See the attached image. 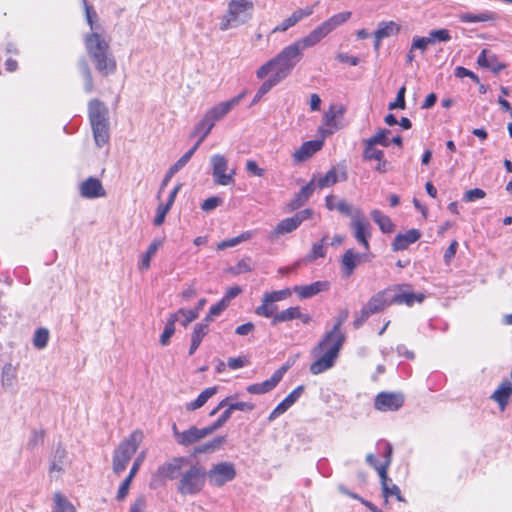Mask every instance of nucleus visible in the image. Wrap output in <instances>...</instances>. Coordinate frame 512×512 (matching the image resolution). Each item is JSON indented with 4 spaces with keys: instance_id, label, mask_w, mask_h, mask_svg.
<instances>
[{
    "instance_id": "473e14b6",
    "label": "nucleus",
    "mask_w": 512,
    "mask_h": 512,
    "mask_svg": "<svg viewBox=\"0 0 512 512\" xmlns=\"http://www.w3.org/2000/svg\"><path fill=\"white\" fill-rule=\"evenodd\" d=\"M297 221V218H294L293 216L281 220L271 233V236L278 237L296 230L299 227Z\"/></svg>"
},
{
    "instance_id": "79ce46f5",
    "label": "nucleus",
    "mask_w": 512,
    "mask_h": 512,
    "mask_svg": "<svg viewBox=\"0 0 512 512\" xmlns=\"http://www.w3.org/2000/svg\"><path fill=\"white\" fill-rule=\"evenodd\" d=\"M161 244V241L155 240L149 245L147 251L142 256L141 263L139 265L140 270H147L150 267L151 259L155 255Z\"/></svg>"
},
{
    "instance_id": "052dcab7",
    "label": "nucleus",
    "mask_w": 512,
    "mask_h": 512,
    "mask_svg": "<svg viewBox=\"0 0 512 512\" xmlns=\"http://www.w3.org/2000/svg\"><path fill=\"white\" fill-rule=\"evenodd\" d=\"M171 206L167 204H160L157 207L156 216L154 218V225L160 226L165 221L167 213L170 211Z\"/></svg>"
},
{
    "instance_id": "412c9836",
    "label": "nucleus",
    "mask_w": 512,
    "mask_h": 512,
    "mask_svg": "<svg viewBox=\"0 0 512 512\" xmlns=\"http://www.w3.org/2000/svg\"><path fill=\"white\" fill-rule=\"evenodd\" d=\"M421 237V232L418 229H410L406 233H399L392 242L393 251H402L408 248L409 245L418 241Z\"/></svg>"
},
{
    "instance_id": "a878e982",
    "label": "nucleus",
    "mask_w": 512,
    "mask_h": 512,
    "mask_svg": "<svg viewBox=\"0 0 512 512\" xmlns=\"http://www.w3.org/2000/svg\"><path fill=\"white\" fill-rule=\"evenodd\" d=\"M217 393V387H208L204 389L198 397L192 401L186 404V410L187 411H194L206 404V402L215 394Z\"/></svg>"
},
{
    "instance_id": "49530a36",
    "label": "nucleus",
    "mask_w": 512,
    "mask_h": 512,
    "mask_svg": "<svg viewBox=\"0 0 512 512\" xmlns=\"http://www.w3.org/2000/svg\"><path fill=\"white\" fill-rule=\"evenodd\" d=\"M389 134L390 130L380 129L375 135L366 139V141H368L370 145H381L383 147H388L390 145V141L388 140Z\"/></svg>"
},
{
    "instance_id": "aec40b11",
    "label": "nucleus",
    "mask_w": 512,
    "mask_h": 512,
    "mask_svg": "<svg viewBox=\"0 0 512 512\" xmlns=\"http://www.w3.org/2000/svg\"><path fill=\"white\" fill-rule=\"evenodd\" d=\"M378 474L380 477L381 488L385 501L387 502V499L390 496H395L396 499L400 502L405 501L401 495L399 487L392 483V480L388 477L387 472H385V467H379Z\"/></svg>"
},
{
    "instance_id": "338daca9",
    "label": "nucleus",
    "mask_w": 512,
    "mask_h": 512,
    "mask_svg": "<svg viewBox=\"0 0 512 512\" xmlns=\"http://www.w3.org/2000/svg\"><path fill=\"white\" fill-rule=\"evenodd\" d=\"M313 14V7L307 6L305 8L297 9L295 10L291 16L295 19V22L298 23L302 19L310 16Z\"/></svg>"
},
{
    "instance_id": "b1692460",
    "label": "nucleus",
    "mask_w": 512,
    "mask_h": 512,
    "mask_svg": "<svg viewBox=\"0 0 512 512\" xmlns=\"http://www.w3.org/2000/svg\"><path fill=\"white\" fill-rule=\"evenodd\" d=\"M67 456L65 448L59 443L53 451L50 458L49 474L52 477L53 473H63L64 463Z\"/></svg>"
},
{
    "instance_id": "e2e57ef3",
    "label": "nucleus",
    "mask_w": 512,
    "mask_h": 512,
    "mask_svg": "<svg viewBox=\"0 0 512 512\" xmlns=\"http://www.w3.org/2000/svg\"><path fill=\"white\" fill-rule=\"evenodd\" d=\"M291 406L283 399L275 408L274 410L269 414L268 421L272 422L276 418H278L280 415L285 413Z\"/></svg>"
},
{
    "instance_id": "864d4df0",
    "label": "nucleus",
    "mask_w": 512,
    "mask_h": 512,
    "mask_svg": "<svg viewBox=\"0 0 512 512\" xmlns=\"http://www.w3.org/2000/svg\"><path fill=\"white\" fill-rule=\"evenodd\" d=\"M266 302H278L288 298L291 295V290L289 288L273 291L271 293H265Z\"/></svg>"
},
{
    "instance_id": "5701e85b",
    "label": "nucleus",
    "mask_w": 512,
    "mask_h": 512,
    "mask_svg": "<svg viewBox=\"0 0 512 512\" xmlns=\"http://www.w3.org/2000/svg\"><path fill=\"white\" fill-rule=\"evenodd\" d=\"M512 396V384L509 380L503 381L491 395V399L498 403L501 410H504Z\"/></svg>"
},
{
    "instance_id": "f257e3e1",
    "label": "nucleus",
    "mask_w": 512,
    "mask_h": 512,
    "mask_svg": "<svg viewBox=\"0 0 512 512\" xmlns=\"http://www.w3.org/2000/svg\"><path fill=\"white\" fill-rule=\"evenodd\" d=\"M350 17L351 12L335 14L313 29L307 36L284 47L274 58L267 61L256 71L257 78L264 79L268 74L273 72V74L281 81L284 80L292 73L295 66L302 60L304 50L318 44L323 38L338 26L345 23Z\"/></svg>"
},
{
    "instance_id": "6e6552de",
    "label": "nucleus",
    "mask_w": 512,
    "mask_h": 512,
    "mask_svg": "<svg viewBox=\"0 0 512 512\" xmlns=\"http://www.w3.org/2000/svg\"><path fill=\"white\" fill-rule=\"evenodd\" d=\"M206 473L209 484L217 488L232 482L237 476L235 465L229 461L213 464L209 470L206 469Z\"/></svg>"
},
{
    "instance_id": "423d86ee",
    "label": "nucleus",
    "mask_w": 512,
    "mask_h": 512,
    "mask_svg": "<svg viewBox=\"0 0 512 512\" xmlns=\"http://www.w3.org/2000/svg\"><path fill=\"white\" fill-rule=\"evenodd\" d=\"M206 481V468L198 463L193 464L181 474L177 491L182 496L196 495L203 490Z\"/></svg>"
},
{
    "instance_id": "a19ab883",
    "label": "nucleus",
    "mask_w": 512,
    "mask_h": 512,
    "mask_svg": "<svg viewBox=\"0 0 512 512\" xmlns=\"http://www.w3.org/2000/svg\"><path fill=\"white\" fill-rule=\"evenodd\" d=\"M278 384L276 381L270 377L269 379L263 381L262 383L251 384L247 387V391L250 394H264L271 390H273Z\"/></svg>"
},
{
    "instance_id": "69168bd1",
    "label": "nucleus",
    "mask_w": 512,
    "mask_h": 512,
    "mask_svg": "<svg viewBox=\"0 0 512 512\" xmlns=\"http://www.w3.org/2000/svg\"><path fill=\"white\" fill-rule=\"evenodd\" d=\"M305 390V387L304 385H299L297 386L292 392H290L285 398L284 400L290 405L292 406L299 398L300 396L302 395V393L304 392Z\"/></svg>"
},
{
    "instance_id": "cd10ccee",
    "label": "nucleus",
    "mask_w": 512,
    "mask_h": 512,
    "mask_svg": "<svg viewBox=\"0 0 512 512\" xmlns=\"http://www.w3.org/2000/svg\"><path fill=\"white\" fill-rule=\"evenodd\" d=\"M345 111H346V108L342 104L331 105L329 110L326 111L324 114V117H323L324 124L328 127H333L335 129H337L338 127L336 125L335 120L338 117H342L344 115Z\"/></svg>"
},
{
    "instance_id": "2eb2a0df",
    "label": "nucleus",
    "mask_w": 512,
    "mask_h": 512,
    "mask_svg": "<svg viewBox=\"0 0 512 512\" xmlns=\"http://www.w3.org/2000/svg\"><path fill=\"white\" fill-rule=\"evenodd\" d=\"M245 96V93H241L232 99L221 102L206 112L215 123L224 118L234 107H236Z\"/></svg>"
},
{
    "instance_id": "c756f323",
    "label": "nucleus",
    "mask_w": 512,
    "mask_h": 512,
    "mask_svg": "<svg viewBox=\"0 0 512 512\" xmlns=\"http://www.w3.org/2000/svg\"><path fill=\"white\" fill-rule=\"evenodd\" d=\"M225 441L226 439L224 436L215 437L211 441L196 446L193 450V454L198 455L215 452L216 450L220 449V447L225 443Z\"/></svg>"
},
{
    "instance_id": "a211bd4d",
    "label": "nucleus",
    "mask_w": 512,
    "mask_h": 512,
    "mask_svg": "<svg viewBox=\"0 0 512 512\" xmlns=\"http://www.w3.org/2000/svg\"><path fill=\"white\" fill-rule=\"evenodd\" d=\"M323 146L322 140H309L304 142L298 150L293 154L296 163H302L311 158L316 152L321 150Z\"/></svg>"
},
{
    "instance_id": "c85d7f7f",
    "label": "nucleus",
    "mask_w": 512,
    "mask_h": 512,
    "mask_svg": "<svg viewBox=\"0 0 512 512\" xmlns=\"http://www.w3.org/2000/svg\"><path fill=\"white\" fill-rule=\"evenodd\" d=\"M371 217L383 233H392L394 231L395 225L391 219L380 210L375 209L371 211Z\"/></svg>"
},
{
    "instance_id": "5fc2aeb1",
    "label": "nucleus",
    "mask_w": 512,
    "mask_h": 512,
    "mask_svg": "<svg viewBox=\"0 0 512 512\" xmlns=\"http://www.w3.org/2000/svg\"><path fill=\"white\" fill-rule=\"evenodd\" d=\"M179 313H181V317H182V319H180V323L184 327H187L189 323L193 322L194 320H196L199 317L197 310H191V309L188 310L185 308H180Z\"/></svg>"
},
{
    "instance_id": "72a5a7b5",
    "label": "nucleus",
    "mask_w": 512,
    "mask_h": 512,
    "mask_svg": "<svg viewBox=\"0 0 512 512\" xmlns=\"http://www.w3.org/2000/svg\"><path fill=\"white\" fill-rule=\"evenodd\" d=\"M78 68L84 79V90L86 93H91L94 89L92 72L89 64L85 58H81L78 61Z\"/></svg>"
},
{
    "instance_id": "f704fd0d",
    "label": "nucleus",
    "mask_w": 512,
    "mask_h": 512,
    "mask_svg": "<svg viewBox=\"0 0 512 512\" xmlns=\"http://www.w3.org/2000/svg\"><path fill=\"white\" fill-rule=\"evenodd\" d=\"M347 179V172L344 170L341 172L340 178L338 177L336 173V169L332 168L330 169L323 177H320L318 179V187L319 188H325L329 187L331 185L336 184L339 180L345 181Z\"/></svg>"
},
{
    "instance_id": "680f3d73",
    "label": "nucleus",
    "mask_w": 512,
    "mask_h": 512,
    "mask_svg": "<svg viewBox=\"0 0 512 512\" xmlns=\"http://www.w3.org/2000/svg\"><path fill=\"white\" fill-rule=\"evenodd\" d=\"M132 480H133V477H131L130 475H128L123 480V482L121 483V485L118 489L117 495H116V499L118 501H122L126 498V496L128 495L130 484H131Z\"/></svg>"
},
{
    "instance_id": "1a4fd4ad",
    "label": "nucleus",
    "mask_w": 512,
    "mask_h": 512,
    "mask_svg": "<svg viewBox=\"0 0 512 512\" xmlns=\"http://www.w3.org/2000/svg\"><path fill=\"white\" fill-rule=\"evenodd\" d=\"M210 166L213 181L217 185L228 186L234 184L236 171H228V159L222 154H214L210 157Z\"/></svg>"
},
{
    "instance_id": "6e6d98bb",
    "label": "nucleus",
    "mask_w": 512,
    "mask_h": 512,
    "mask_svg": "<svg viewBox=\"0 0 512 512\" xmlns=\"http://www.w3.org/2000/svg\"><path fill=\"white\" fill-rule=\"evenodd\" d=\"M222 203L223 200L220 197L212 196L203 201L201 204V209L205 212H210L218 206L222 205Z\"/></svg>"
},
{
    "instance_id": "39448f33",
    "label": "nucleus",
    "mask_w": 512,
    "mask_h": 512,
    "mask_svg": "<svg viewBox=\"0 0 512 512\" xmlns=\"http://www.w3.org/2000/svg\"><path fill=\"white\" fill-rule=\"evenodd\" d=\"M254 4L250 0H231L220 22V30L226 31L248 22L253 15Z\"/></svg>"
},
{
    "instance_id": "37998d69",
    "label": "nucleus",
    "mask_w": 512,
    "mask_h": 512,
    "mask_svg": "<svg viewBox=\"0 0 512 512\" xmlns=\"http://www.w3.org/2000/svg\"><path fill=\"white\" fill-rule=\"evenodd\" d=\"M277 310V306L274 304V302H266V296H263L262 304L258 306L255 310V313L258 316H262L265 318H274Z\"/></svg>"
},
{
    "instance_id": "393cba45",
    "label": "nucleus",
    "mask_w": 512,
    "mask_h": 512,
    "mask_svg": "<svg viewBox=\"0 0 512 512\" xmlns=\"http://www.w3.org/2000/svg\"><path fill=\"white\" fill-rule=\"evenodd\" d=\"M205 437L206 435L202 428L200 429L196 426H192L189 429L181 432V439L179 440L178 444L187 447L199 442Z\"/></svg>"
},
{
    "instance_id": "dca6fc26",
    "label": "nucleus",
    "mask_w": 512,
    "mask_h": 512,
    "mask_svg": "<svg viewBox=\"0 0 512 512\" xmlns=\"http://www.w3.org/2000/svg\"><path fill=\"white\" fill-rule=\"evenodd\" d=\"M80 195L86 199H95L106 196L101 181L95 177H89L80 184Z\"/></svg>"
},
{
    "instance_id": "c03bdc74",
    "label": "nucleus",
    "mask_w": 512,
    "mask_h": 512,
    "mask_svg": "<svg viewBox=\"0 0 512 512\" xmlns=\"http://www.w3.org/2000/svg\"><path fill=\"white\" fill-rule=\"evenodd\" d=\"M55 512H76L74 505L61 493L54 495Z\"/></svg>"
},
{
    "instance_id": "f3484780",
    "label": "nucleus",
    "mask_w": 512,
    "mask_h": 512,
    "mask_svg": "<svg viewBox=\"0 0 512 512\" xmlns=\"http://www.w3.org/2000/svg\"><path fill=\"white\" fill-rule=\"evenodd\" d=\"M390 287L379 291L375 295H373L369 301L366 303L368 309L374 314L378 312H382L386 307L392 305V297H391Z\"/></svg>"
},
{
    "instance_id": "de8ad7c7",
    "label": "nucleus",
    "mask_w": 512,
    "mask_h": 512,
    "mask_svg": "<svg viewBox=\"0 0 512 512\" xmlns=\"http://www.w3.org/2000/svg\"><path fill=\"white\" fill-rule=\"evenodd\" d=\"M16 379V369L12 364L7 363L2 369V384L3 386H12Z\"/></svg>"
},
{
    "instance_id": "f8f14e48",
    "label": "nucleus",
    "mask_w": 512,
    "mask_h": 512,
    "mask_svg": "<svg viewBox=\"0 0 512 512\" xmlns=\"http://www.w3.org/2000/svg\"><path fill=\"white\" fill-rule=\"evenodd\" d=\"M404 404L401 393L381 392L375 398L374 406L379 411H396Z\"/></svg>"
},
{
    "instance_id": "c9c22d12",
    "label": "nucleus",
    "mask_w": 512,
    "mask_h": 512,
    "mask_svg": "<svg viewBox=\"0 0 512 512\" xmlns=\"http://www.w3.org/2000/svg\"><path fill=\"white\" fill-rule=\"evenodd\" d=\"M281 80L277 78L274 74H272L267 80H265L262 85L257 90L256 94L253 97V100L250 106L255 105L260 99L267 94L274 86L279 84Z\"/></svg>"
},
{
    "instance_id": "4d7b16f0",
    "label": "nucleus",
    "mask_w": 512,
    "mask_h": 512,
    "mask_svg": "<svg viewBox=\"0 0 512 512\" xmlns=\"http://www.w3.org/2000/svg\"><path fill=\"white\" fill-rule=\"evenodd\" d=\"M43 442H44V432L33 430L31 437L27 443V448L30 450H33L37 446L43 444Z\"/></svg>"
},
{
    "instance_id": "20e7f679",
    "label": "nucleus",
    "mask_w": 512,
    "mask_h": 512,
    "mask_svg": "<svg viewBox=\"0 0 512 512\" xmlns=\"http://www.w3.org/2000/svg\"><path fill=\"white\" fill-rule=\"evenodd\" d=\"M107 106L99 99H92L88 103V117L90 120L95 144L100 148L109 142V117Z\"/></svg>"
},
{
    "instance_id": "2f4dec72",
    "label": "nucleus",
    "mask_w": 512,
    "mask_h": 512,
    "mask_svg": "<svg viewBox=\"0 0 512 512\" xmlns=\"http://www.w3.org/2000/svg\"><path fill=\"white\" fill-rule=\"evenodd\" d=\"M326 239L327 235H325L319 242L314 243L310 252L303 258V262L312 263L318 258L325 257L327 249L324 242Z\"/></svg>"
},
{
    "instance_id": "603ef678",
    "label": "nucleus",
    "mask_w": 512,
    "mask_h": 512,
    "mask_svg": "<svg viewBox=\"0 0 512 512\" xmlns=\"http://www.w3.org/2000/svg\"><path fill=\"white\" fill-rule=\"evenodd\" d=\"M335 210L339 211L341 214L350 217L353 220V216L356 214L357 211H361L358 208H353L352 205H350L345 200H340L336 203Z\"/></svg>"
},
{
    "instance_id": "f03ea898",
    "label": "nucleus",
    "mask_w": 512,
    "mask_h": 512,
    "mask_svg": "<svg viewBox=\"0 0 512 512\" xmlns=\"http://www.w3.org/2000/svg\"><path fill=\"white\" fill-rule=\"evenodd\" d=\"M348 316L349 310L347 308L342 309L335 318L333 328L327 331L317 346L313 348L312 354L314 356L323 353L310 365V372L313 375L321 374L335 365L346 339L345 334L341 332V327L348 319Z\"/></svg>"
},
{
    "instance_id": "4c0bfd02",
    "label": "nucleus",
    "mask_w": 512,
    "mask_h": 512,
    "mask_svg": "<svg viewBox=\"0 0 512 512\" xmlns=\"http://www.w3.org/2000/svg\"><path fill=\"white\" fill-rule=\"evenodd\" d=\"M214 125L215 122L205 114L199 123L195 126L191 136H200L202 139H205L213 129Z\"/></svg>"
},
{
    "instance_id": "bb28decb",
    "label": "nucleus",
    "mask_w": 512,
    "mask_h": 512,
    "mask_svg": "<svg viewBox=\"0 0 512 512\" xmlns=\"http://www.w3.org/2000/svg\"><path fill=\"white\" fill-rule=\"evenodd\" d=\"M459 19L463 23H476V22L495 21L497 19V16L494 12L486 10L479 14L462 13L459 16Z\"/></svg>"
},
{
    "instance_id": "e433bc0d",
    "label": "nucleus",
    "mask_w": 512,
    "mask_h": 512,
    "mask_svg": "<svg viewBox=\"0 0 512 512\" xmlns=\"http://www.w3.org/2000/svg\"><path fill=\"white\" fill-rule=\"evenodd\" d=\"M206 335L205 324H196L191 334V345L188 352L189 356H192L195 353Z\"/></svg>"
},
{
    "instance_id": "3c124183",
    "label": "nucleus",
    "mask_w": 512,
    "mask_h": 512,
    "mask_svg": "<svg viewBox=\"0 0 512 512\" xmlns=\"http://www.w3.org/2000/svg\"><path fill=\"white\" fill-rule=\"evenodd\" d=\"M405 93H406V87L402 86L397 92L396 99L393 102L389 103L388 109L389 110L405 109V107H406Z\"/></svg>"
},
{
    "instance_id": "4be33fe9",
    "label": "nucleus",
    "mask_w": 512,
    "mask_h": 512,
    "mask_svg": "<svg viewBox=\"0 0 512 512\" xmlns=\"http://www.w3.org/2000/svg\"><path fill=\"white\" fill-rule=\"evenodd\" d=\"M314 190V181L312 180L304 187H302L301 190L288 203L287 207L289 211H294L302 207L312 196Z\"/></svg>"
},
{
    "instance_id": "7ed1b4c3",
    "label": "nucleus",
    "mask_w": 512,
    "mask_h": 512,
    "mask_svg": "<svg viewBox=\"0 0 512 512\" xmlns=\"http://www.w3.org/2000/svg\"><path fill=\"white\" fill-rule=\"evenodd\" d=\"M85 46L95 69L104 77L116 71L117 63L108 42L97 32L87 34Z\"/></svg>"
},
{
    "instance_id": "ddd939ff",
    "label": "nucleus",
    "mask_w": 512,
    "mask_h": 512,
    "mask_svg": "<svg viewBox=\"0 0 512 512\" xmlns=\"http://www.w3.org/2000/svg\"><path fill=\"white\" fill-rule=\"evenodd\" d=\"M186 461L185 457H174L171 461L165 462L157 469V475L164 480H175L181 476V468Z\"/></svg>"
},
{
    "instance_id": "8fccbe9b",
    "label": "nucleus",
    "mask_w": 512,
    "mask_h": 512,
    "mask_svg": "<svg viewBox=\"0 0 512 512\" xmlns=\"http://www.w3.org/2000/svg\"><path fill=\"white\" fill-rule=\"evenodd\" d=\"M374 313L368 309V306L365 304L362 309L355 314V319L353 321V327L355 329H359L364 325V323L368 320V318Z\"/></svg>"
},
{
    "instance_id": "ea45409f",
    "label": "nucleus",
    "mask_w": 512,
    "mask_h": 512,
    "mask_svg": "<svg viewBox=\"0 0 512 512\" xmlns=\"http://www.w3.org/2000/svg\"><path fill=\"white\" fill-rule=\"evenodd\" d=\"M299 308V306L289 307L276 313L271 324L276 325L281 322H288L297 319V316H299Z\"/></svg>"
},
{
    "instance_id": "13d9d810",
    "label": "nucleus",
    "mask_w": 512,
    "mask_h": 512,
    "mask_svg": "<svg viewBox=\"0 0 512 512\" xmlns=\"http://www.w3.org/2000/svg\"><path fill=\"white\" fill-rule=\"evenodd\" d=\"M252 270V267L250 266V260L249 259H242L240 260L235 266L231 267L229 271L233 275H238L241 273L250 272Z\"/></svg>"
},
{
    "instance_id": "58836bf2",
    "label": "nucleus",
    "mask_w": 512,
    "mask_h": 512,
    "mask_svg": "<svg viewBox=\"0 0 512 512\" xmlns=\"http://www.w3.org/2000/svg\"><path fill=\"white\" fill-rule=\"evenodd\" d=\"M399 29V26L393 21L381 22L378 29L374 33V37L378 39H384L397 34Z\"/></svg>"
},
{
    "instance_id": "bf43d9fd",
    "label": "nucleus",
    "mask_w": 512,
    "mask_h": 512,
    "mask_svg": "<svg viewBox=\"0 0 512 512\" xmlns=\"http://www.w3.org/2000/svg\"><path fill=\"white\" fill-rule=\"evenodd\" d=\"M486 196V193L484 190L480 188H474L471 190H468L463 195V201L465 202H473L477 199H482Z\"/></svg>"
},
{
    "instance_id": "0eeeda50",
    "label": "nucleus",
    "mask_w": 512,
    "mask_h": 512,
    "mask_svg": "<svg viewBox=\"0 0 512 512\" xmlns=\"http://www.w3.org/2000/svg\"><path fill=\"white\" fill-rule=\"evenodd\" d=\"M143 434L141 431H134L131 435L121 441L119 446L114 451L112 468L114 473L120 474L123 472L132 456L136 453L141 441Z\"/></svg>"
},
{
    "instance_id": "09e8293b",
    "label": "nucleus",
    "mask_w": 512,
    "mask_h": 512,
    "mask_svg": "<svg viewBox=\"0 0 512 512\" xmlns=\"http://www.w3.org/2000/svg\"><path fill=\"white\" fill-rule=\"evenodd\" d=\"M49 340V331L46 328H39L35 331L33 344L38 349H43L47 346Z\"/></svg>"
},
{
    "instance_id": "9b49d317",
    "label": "nucleus",
    "mask_w": 512,
    "mask_h": 512,
    "mask_svg": "<svg viewBox=\"0 0 512 512\" xmlns=\"http://www.w3.org/2000/svg\"><path fill=\"white\" fill-rule=\"evenodd\" d=\"M407 287H409L407 284L390 286V289L393 290L391 291L392 304H405L410 307L413 306L415 302L421 303L424 300V294L406 291L405 288Z\"/></svg>"
},
{
    "instance_id": "7c9ffc66",
    "label": "nucleus",
    "mask_w": 512,
    "mask_h": 512,
    "mask_svg": "<svg viewBox=\"0 0 512 512\" xmlns=\"http://www.w3.org/2000/svg\"><path fill=\"white\" fill-rule=\"evenodd\" d=\"M491 59L496 63L495 65H490L489 57H487V50L483 49L478 56L477 63L483 68L490 69L495 74L499 73L506 67L505 64L498 61L496 55H491Z\"/></svg>"
},
{
    "instance_id": "774afa93",
    "label": "nucleus",
    "mask_w": 512,
    "mask_h": 512,
    "mask_svg": "<svg viewBox=\"0 0 512 512\" xmlns=\"http://www.w3.org/2000/svg\"><path fill=\"white\" fill-rule=\"evenodd\" d=\"M146 509V497L140 495L131 505L129 512H145Z\"/></svg>"
},
{
    "instance_id": "6ab92c4d",
    "label": "nucleus",
    "mask_w": 512,
    "mask_h": 512,
    "mask_svg": "<svg viewBox=\"0 0 512 512\" xmlns=\"http://www.w3.org/2000/svg\"><path fill=\"white\" fill-rule=\"evenodd\" d=\"M329 287L330 283L328 281H316L309 285L294 286L293 291L300 299H308L320 292L327 291Z\"/></svg>"
},
{
    "instance_id": "a18cd8bd",
    "label": "nucleus",
    "mask_w": 512,
    "mask_h": 512,
    "mask_svg": "<svg viewBox=\"0 0 512 512\" xmlns=\"http://www.w3.org/2000/svg\"><path fill=\"white\" fill-rule=\"evenodd\" d=\"M363 158L365 160H377L381 161L384 158V152L376 149L375 145H370L368 141H364Z\"/></svg>"
},
{
    "instance_id": "9d476101",
    "label": "nucleus",
    "mask_w": 512,
    "mask_h": 512,
    "mask_svg": "<svg viewBox=\"0 0 512 512\" xmlns=\"http://www.w3.org/2000/svg\"><path fill=\"white\" fill-rule=\"evenodd\" d=\"M351 227L353 229V236L357 242L362 245L365 250H369L370 246L368 239L371 237V225L361 211H357L353 216Z\"/></svg>"
},
{
    "instance_id": "4468645a",
    "label": "nucleus",
    "mask_w": 512,
    "mask_h": 512,
    "mask_svg": "<svg viewBox=\"0 0 512 512\" xmlns=\"http://www.w3.org/2000/svg\"><path fill=\"white\" fill-rule=\"evenodd\" d=\"M365 261H367L366 254H360L352 248L346 250L341 258V268L343 275L346 277L351 276L354 273L356 267Z\"/></svg>"
},
{
    "instance_id": "0e129e2a",
    "label": "nucleus",
    "mask_w": 512,
    "mask_h": 512,
    "mask_svg": "<svg viewBox=\"0 0 512 512\" xmlns=\"http://www.w3.org/2000/svg\"><path fill=\"white\" fill-rule=\"evenodd\" d=\"M454 74L458 78L469 77L475 83H479L480 82L479 77L474 72H472L471 70H469V69H467L465 67H462V66H457L455 68V73Z\"/></svg>"
}]
</instances>
